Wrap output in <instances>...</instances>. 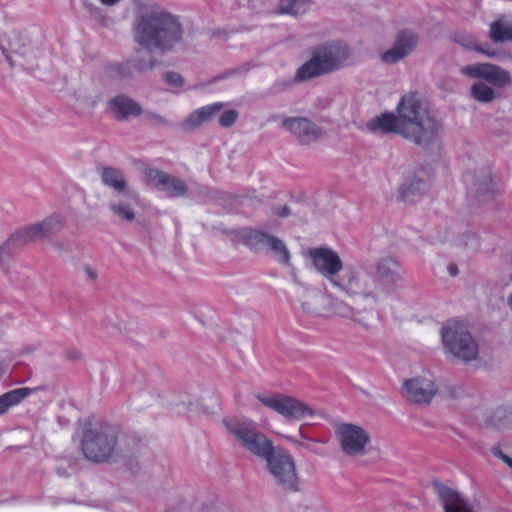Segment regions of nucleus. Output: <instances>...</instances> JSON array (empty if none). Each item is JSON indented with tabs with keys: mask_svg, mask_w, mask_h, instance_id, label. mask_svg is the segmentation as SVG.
I'll list each match as a JSON object with an SVG mask.
<instances>
[{
	"mask_svg": "<svg viewBox=\"0 0 512 512\" xmlns=\"http://www.w3.org/2000/svg\"><path fill=\"white\" fill-rule=\"evenodd\" d=\"M400 136L426 149L439 143L440 122L415 92L403 95L396 107Z\"/></svg>",
	"mask_w": 512,
	"mask_h": 512,
	"instance_id": "1",
	"label": "nucleus"
},
{
	"mask_svg": "<svg viewBox=\"0 0 512 512\" xmlns=\"http://www.w3.org/2000/svg\"><path fill=\"white\" fill-rule=\"evenodd\" d=\"M133 37L138 45L148 51H167L180 42L182 29L171 14L159 8H149L137 16Z\"/></svg>",
	"mask_w": 512,
	"mask_h": 512,
	"instance_id": "2",
	"label": "nucleus"
},
{
	"mask_svg": "<svg viewBox=\"0 0 512 512\" xmlns=\"http://www.w3.org/2000/svg\"><path fill=\"white\" fill-rule=\"evenodd\" d=\"M0 49L11 65L35 69L50 56L42 39L33 40L27 32L12 31L0 36Z\"/></svg>",
	"mask_w": 512,
	"mask_h": 512,
	"instance_id": "3",
	"label": "nucleus"
},
{
	"mask_svg": "<svg viewBox=\"0 0 512 512\" xmlns=\"http://www.w3.org/2000/svg\"><path fill=\"white\" fill-rule=\"evenodd\" d=\"M349 48L342 42H327L312 50L310 60L295 73V80L303 82L340 69L349 58Z\"/></svg>",
	"mask_w": 512,
	"mask_h": 512,
	"instance_id": "4",
	"label": "nucleus"
},
{
	"mask_svg": "<svg viewBox=\"0 0 512 512\" xmlns=\"http://www.w3.org/2000/svg\"><path fill=\"white\" fill-rule=\"evenodd\" d=\"M65 226L64 219L59 215H52L42 222L17 229L0 246V266L4 267L10 262L24 246L42 240L61 231Z\"/></svg>",
	"mask_w": 512,
	"mask_h": 512,
	"instance_id": "5",
	"label": "nucleus"
},
{
	"mask_svg": "<svg viewBox=\"0 0 512 512\" xmlns=\"http://www.w3.org/2000/svg\"><path fill=\"white\" fill-rule=\"evenodd\" d=\"M117 435V429L107 423L87 427L81 443L84 457L95 463L109 460L117 445Z\"/></svg>",
	"mask_w": 512,
	"mask_h": 512,
	"instance_id": "6",
	"label": "nucleus"
},
{
	"mask_svg": "<svg viewBox=\"0 0 512 512\" xmlns=\"http://www.w3.org/2000/svg\"><path fill=\"white\" fill-rule=\"evenodd\" d=\"M224 425L244 449L258 458L265 459L275 448L252 421L230 418L224 420Z\"/></svg>",
	"mask_w": 512,
	"mask_h": 512,
	"instance_id": "7",
	"label": "nucleus"
},
{
	"mask_svg": "<svg viewBox=\"0 0 512 512\" xmlns=\"http://www.w3.org/2000/svg\"><path fill=\"white\" fill-rule=\"evenodd\" d=\"M442 342L448 353L463 362L473 361L478 356L476 341L461 323H449L443 327Z\"/></svg>",
	"mask_w": 512,
	"mask_h": 512,
	"instance_id": "8",
	"label": "nucleus"
},
{
	"mask_svg": "<svg viewBox=\"0 0 512 512\" xmlns=\"http://www.w3.org/2000/svg\"><path fill=\"white\" fill-rule=\"evenodd\" d=\"M270 475L284 490H298V475L295 460L282 448H274L264 459Z\"/></svg>",
	"mask_w": 512,
	"mask_h": 512,
	"instance_id": "9",
	"label": "nucleus"
},
{
	"mask_svg": "<svg viewBox=\"0 0 512 512\" xmlns=\"http://www.w3.org/2000/svg\"><path fill=\"white\" fill-rule=\"evenodd\" d=\"M256 398L265 407L288 420H301L313 416L314 411L300 400L280 393L257 394Z\"/></svg>",
	"mask_w": 512,
	"mask_h": 512,
	"instance_id": "10",
	"label": "nucleus"
},
{
	"mask_svg": "<svg viewBox=\"0 0 512 512\" xmlns=\"http://www.w3.org/2000/svg\"><path fill=\"white\" fill-rule=\"evenodd\" d=\"M312 267L331 285L334 284L344 265L340 255L330 247H314L306 252Z\"/></svg>",
	"mask_w": 512,
	"mask_h": 512,
	"instance_id": "11",
	"label": "nucleus"
},
{
	"mask_svg": "<svg viewBox=\"0 0 512 512\" xmlns=\"http://www.w3.org/2000/svg\"><path fill=\"white\" fill-rule=\"evenodd\" d=\"M335 435L342 452L347 456H362L370 443V435L362 427L351 423L335 425Z\"/></svg>",
	"mask_w": 512,
	"mask_h": 512,
	"instance_id": "12",
	"label": "nucleus"
},
{
	"mask_svg": "<svg viewBox=\"0 0 512 512\" xmlns=\"http://www.w3.org/2000/svg\"><path fill=\"white\" fill-rule=\"evenodd\" d=\"M342 272L332 285L333 287L347 294L376 298V282L370 275L357 271L353 267L343 268Z\"/></svg>",
	"mask_w": 512,
	"mask_h": 512,
	"instance_id": "13",
	"label": "nucleus"
},
{
	"mask_svg": "<svg viewBox=\"0 0 512 512\" xmlns=\"http://www.w3.org/2000/svg\"><path fill=\"white\" fill-rule=\"evenodd\" d=\"M460 72L471 78L484 79L499 87H503L511 83V76L508 71L500 66L490 63L466 65L460 69Z\"/></svg>",
	"mask_w": 512,
	"mask_h": 512,
	"instance_id": "14",
	"label": "nucleus"
},
{
	"mask_svg": "<svg viewBox=\"0 0 512 512\" xmlns=\"http://www.w3.org/2000/svg\"><path fill=\"white\" fill-rule=\"evenodd\" d=\"M405 397L412 403L428 404L437 393L435 382L428 377H416L403 384Z\"/></svg>",
	"mask_w": 512,
	"mask_h": 512,
	"instance_id": "15",
	"label": "nucleus"
},
{
	"mask_svg": "<svg viewBox=\"0 0 512 512\" xmlns=\"http://www.w3.org/2000/svg\"><path fill=\"white\" fill-rule=\"evenodd\" d=\"M282 127L294 135L303 145L318 141L322 137V130L311 120L304 117L287 118Z\"/></svg>",
	"mask_w": 512,
	"mask_h": 512,
	"instance_id": "16",
	"label": "nucleus"
},
{
	"mask_svg": "<svg viewBox=\"0 0 512 512\" xmlns=\"http://www.w3.org/2000/svg\"><path fill=\"white\" fill-rule=\"evenodd\" d=\"M418 38L411 31H401L396 36L394 45L381 55L386 64H395L408 56L416 47Z\"/></svg>",
	"mask_w": 512,
	"mask_h": 512,
	"instance_id": "17",
	"label": "nucleus"
},
{
	"mask_svg": "<svg viewBox=\"0 0 512 512\" xmlns=\"http://www.w3.org/2000/svg\"><path fill=\"white\" fill-rule=\"evenodd\" d=\"M402 280L401 267L391 257L382 258L377 264L376 287L390 288Z\"/></svg>",
	"mask_w": 512,
	"mask_h": 512,
	"instance_id": "18",
	"label": "nucleus"
},
{
	"mask_svg": "<svg viewBox=\"0 0 512 512\" xmlns=\"http://www.w3.org/2000/svg\"><path fill=\"white\" fill-rule=\"evenodd\" d=\"M108 106L118 120H128L130 117H138L142 113L141 106L125 95L111 99Z\"/></svg>",
	"mask_w": 512,
	"mask_h": 512,
	"instance_id": "19",
	"label": "nucleus"
},
{
	"mask_svg": "<svg viewBox=\"0 0 512 512\" xmlns=\"http://www.w3.org/2000/svg\"><path fill=\"white\" fill-rule=\"evenodd\" d=\"M102 183L118 193H123L128 186L124 173L112 166H98L96 169Z\"/></svg>",
	"mask_w": 512,
	"mask_h": 512,
	"instance_id": "20",
	"label": "nucleus"
},
{
	"mask_svg": "<svg viewBox=\"0 0 512 512\" xmlns=\"http://www.w3.org/2000/svg\"><path fill=\"white\" fill-rule=\"evenodd\" d=\"M367 129L371 132L394 133L400 135V123L397 115L391 112L382 113L367 122Z\"/></svg>",
	"mask_w": 512,
	"mask_h": 512,
	"instance_id": "21",
	"label": "nucleus"
},
{
	"mask_svg": "<svg viewBox=\"0 0 512 512\" xmlns=\"http://www.w3.org/2000/svg\"><path fill=\"white\" fill-rule=\"evenodd\" d=\"M484 423L487 428L499 431L512 429V410L499 407L486 415Z\"/></svg>",
	"mask_w": 512,
	"mask_h": 512,
	"instance_id": "22",
	"label": "nucleus"
},
{
	"mask_svg": "<svg viewBox=\"0 0 512 512\" xmlns=\"http://www.w3.org/2000/svg\"><path fill=\"white\" fill-rule=\"evenodd\" d=\"M161 192L171 198L184 197L187 195L188 186L180 178L166 173L164 178L160 179V186L158 188Z\"/></svg>",
	"mask_w": 512,
	"mask_h": 512,
	"instance_id": "23",
	"label": "nucleus"
},
{
	"mask_svg": "<svg viewBox=\"0 0 512 512\" xmlns=\"http://www.w3.org/2000/svg\"><path fill=\"white\" fill-rule=\"evenodd\" d=\"M243 243L255 252L267 249V242L271 235L259 230L245 228L240 232Z\"/></svg>",
	"mask_w": 512,
	"mask_h": 512,
	"instance_id": "24",
	"label": "nucleus"
},
{
	"mask_svg": "<svg viewBox=\"0 0 512 512\" xmlns=\"http://www.w3.org/2000/svg\"><path fill=\"white\" fill-rule=\"evenodd\" d=\"M34 390L31 388L23 387L11 390L0 396V416L5 414L11 407L20 404L27 398Z\"/></svg>",
	"mask_w": 512,
	"mask_h": 512,
	"instance_id": "25",
	"label": "nucleus"
},
{
	"mask_svg": "<svg viewBox=\"0 0 512 512\" xmlns=\"http://www.w3.org/2000/svg\"><path fill=\"white\" fill-rule=\"evenodd\" d=\"M490 39L495 43L512 41V23L505 19H498L491 23Z\"/></svg>",
	"mask_w": 512,
	"mask_h": 512,
	"instance_id": "26",
	"label": "nucleus"
},
{
	"mask_svg": "<svg viewBox=\"0 0 512 512\" xmlns=\"http://www.w3.org/2000/svg\"><path fill=\"white\" fill-rule=\"evenodd\" d=\"M267 249L273 252L274 256L280 263L290 265V252L281 239L271 235L267 242Z\"/></svg>",
	"mask_w": 512,
	"mask_h": 512,
	"instance_id": "27",
	"label": "nucleus"
},
{
	"mask_svg": "<svg viewBox=\"0 0 512 512\" xmlns=\"http://www.w3.org/2000/svg\"><path fill=\"white\" fill-rule=\"evenodd\" d=\"M453 40H454V42H456L457 44H459L460 46H462L465 49L478 51L480 53L487 55L488 57L495 56V52L482 49L477 44L475 38L472 35L465 34V33H456L453 36Z\"/></svg>",
	"mask_w": 512,
	"mask_h": 512,
	"instance_id": "28",
	"label": "nucleus"
},
{
	"mask_svg": "<svg viewBox=\"0 0 512 512\" xmlns=\"http://www.w3.org/2000/svg\"><path fill=\"white\" fill-rule=\"evenodd\" d=\"M471 94L479 102L490 103L495 100L496 93L493 88L483 82H476L471 87Z\"/></svg>",
	"mask_w": 512,
	"mask_h": 512,
	"instance_id": "29",
	"label": "nucleus"
},
{
	"mask_svg": "<svg viewBox=\"0 0 512 512\" xmlns=\"http://www.w3.org/2000/svg\"><path fill=\"white\" fill-rule=\"evenodd\" d=\"M426 188V183L420 179H413L409 183H404L401 185L399 190L400 197L404 201H410L414 195L422 193L426 190Z\"/></svg>",
	"mask_w": 512,
	"mask_h": 512,
	"instance_id": "30",
	"label": "nucleus"
},
{
	"mask_svg": "<svg viewBox=\"0 0 512 512\" xmlns=\"http://www.w3.org/2000/svg\"><path fill=\"white\" fill-rule=\"evenodd\" d=\"M108 207L110 211L121 220L133 221L135 219V212L129 203L111 201Z\"/></svg>",
	"mask_w": 512,
	"mask_h": 512,
	"instance_id": "31",
	"label": "nucleus"
},
{
	"mask_svg": "<svg viewBox=\"0 0 512 512\" xmlns=\"http://www.w3.org/2000/svg\"><path fill=\"white\" fill-rule=\"evenodd\" d=\"M310 0H280L279 13L299 14L303 13Z\"/></svg>",
	"mask_w": 512,
	"mask_h": 512,
	"instance_id": "32",
	"label": "nucleus"
},
{
	"mask_svg": "<svg viewBox=\"0 0 512 512\" xmlns=\"http://www.w3.org/2000/svg\"><path fill=\"white\" fill-rule=\"evenodd\" d=\"M327 301V299L322 295H315L311 297L308 301L302 303V308L305 312L316 315V316H328V312L320 309L318 307L319 304H323Z\"/></svg>",
	"mask_w": 512,
	"mask_h": 512,
	"instance_id": "33",
	"label": "nucleus"
},
{
	"mask_svg": "<svg viewBox=\"0 0 512 512\" xmlns=\"http://www.w3.org/2000/svg\"><path fill=\"white\" fill-rule=\"evenodd\" d=\"M141 173H142V180L146 184L152 185L157 189L160 186V179L162 180L166 174V172H163L161 170H158V169L150 167V166H144L142 168Z\"/></svg>",
	"mask_w": 512,
	"mask_h": 512,
	"instance_id": "34",
	"label": "nucleus"
},
{
	"mask_svg": "<svg viewBox=\"0 0 512 512\" xmlns=\"http://www.w3.org/2000/svg\"><path fill=\"white\" fill-rule=\"evenodd\" d=\"M284 437L288 441L292 442L293 444H295L299 447H303L307 450L316 452L314 444L317 443L318 441L304 435L301 428L298 430V436H284Z\"/></svg>",
	"mask_w": 512,
	"mask_h": 512,
	"instance_id": "35",
	"label": "nucleus"
},
{
	"mask_svg": "<svg viewBox=\"0 0 512 512\" xmlns=\"http://www.w3.org/2000/svg\"><path fill=\"white\" fill-rule=\"evenodd\" d=\"M477 191L487 193L493 185V178L489 170H482L480 176L474 181Z\"/></svg>",
	"mask_w": 512,
	"mask_h": 512,
	"instance_id": "36",
	"label": "nucleus"
},
{
	"mask_svg": "<svg viewBox=\"0 0 512 512\" xmlns=\"http://www.w3.org/2000/svg\"><path fill=\"white\" fill-rule=\"evenodd\" d=\"M222 107V103H214L196 110V113L198 114L199 119L205 122L208 121L215 113L219 112Z\"/></svg>",
	"mask_w": 512,
	"mask_h": 512,
	"instance_id": "37",
	"label": "nucleus"
},
{
	"mask_svg": "<svg viewBox=\"0 0 512 512\" xmlns=\"http://www.w3.org/2000/svg\"><path fill=\"white\" fill-rule=\"evenodd\" d=\"M352 318L367 330H370L374 327L375 315L372 312H358L357 314H354Z\"/></svg>",
	"mask_w": 512,
	"mask_h": 512,
	"instance_id": "38",
	"label": "nucleus"
},
{
	"mask_svg": "<svg viewBox=\"0 0 512 512\" xmlns=\"http://www.w3.org/2000/svg\"><path fill=\"white\" fill-rule=\"evenodd\" d=\"M238 116L239 114L236 110L225 111L219 118V124L224 128H228L236 122Z\"/></svg>",
	"mask_w": 512,
	"mask_h": 512,
	"instance_id": "39",
	"label": "nucleus"
},
{
	"mask_svg": "<svg viewBox=\"0 0 512 512\" xmlns=\"http://www.w3.org/2000/svg\"><path fill=\"white\" fill-rule=\"evenodd\" d=\"M165 82L172 87H181L184 84V78L177 72H167L164 74Z\"/></svg>",
	"mask_w": 512,
	"mask_h": 512,
	"instance_id": "40",
	"label": "nucleus"
},
{
	"mask_svg": "<svg viewBox=\"0 0 512 512\" xmlns=\"http://www.w3.org/2000/svg\"><path fill=\"white\" fill-rule=\"evenodd\" d=\"M333 312L341 317H353L352 309L343 302H335Z\"/></svg>",
	"mask_w": 512,
	"mask_h": 512,
	"instance_id": "41",
	"label": "nucleus"
},
{
	"mask_svg": "<svg viewBox=\"0 0 512 512\" xmlns=\"http://www.w3.org/2000/svg\"><path fill=\"white\" fill-rule=\"evenodd\" d=\"M202 123H203V121L201 119H199L198 114L196 113V111H194L185 120V122L183 123V127H184V129L191 130V129L198 127Z\"/></svg>",
	"mask_w": 512,
	"mask_h": 512,
	"instance_id": "42",
	"label": "nucleus"
},
{
	"mask_svg": "<svg viewBox=\"0 0 512 512\" xmlns=\"http://www.w3.org/2000/svg\"><path fill=\"white\" fill-rule=\"evenodd\" d=\"M465 394V391L460 386H450L447 388V396L452 399L461 398Z\"/></svg>",
	"mask_w": 512,
	"mask_h": 512,
	"instance_id": "43",
	"label": "nucleus"
},
{
	"mask_svg": "<svg viewBox=\"0 0 512 512\" xmlns=\"http://www.w3.org/2000/svg\"><path fill=\"white\" fill-rule=\"evenodd\" d=\"M493 455L501 459L504 463L512 468V458L504 454L499 448L493 449Z\"/></svg>",
	"mask_w": 512,
	"mask_h": 512,
	"instance_id": "44",
	"label": "nucleus"
},
{
	"mask_svg": "<svg viewBox=\"0 0 512 512\" xmlns=\"http://www.w3.org/2000/svg\"><path fill=\"white\" fill-rule=\"evenodd\" d=\"M153 65H154V62L152 60H150L149 63L137 62V63H135L134 67L139 71H144L147 69H151L153 67Z\"/></svg>",
	"mask_w": 512,
	"mask_h": 512,
	"instance_id": "45",
	"label": "nucleus"
},
{
	"mask_svg": "<svg viewBox=\"0 0 512 512\" xmlns=\"http://www.w3.org/2000/svg\"><path fill=\"white\" fill-rule=\"evenodd\" d=\"M84 271H85V275L86 277L91 280V281H94L96 278H97V273L95 270H93L90 266H85L84 268Z\"/></svg>",
	"mask_w": 512,
	"mask_h": 512,
	"instance_id": "46",
	"label": "nucleus"
},
{
	"mask_svg": "<svg viewBox=\"0 0 512 512\" xmlns=\"http://www.w3.org/2000/svg\"><path fill=\"white\" fill-rule=\"evenodd\" d=\"M275 213L277 216L284 218V217L289 216L291 212H290V208L285 205V206L281 207L279 210H277Z\"/></svg>",
	"mask_w": 512,
	"mask_h": 512,
	"instance_id": "47",
	"label": "nucleus"
},
{
	"mask_svg": "<svg viewBox=\"0 0 512 512\" xmlns=\"http://www.w3.org/2000/svg\"><path fill=\"white\" fill-rule=\"evenodd\" d=\"M121 0H100V2L105 6H114L119 3Z\"/></svg>",
	"mask_w": 512,
	"mask_h": 512,
	"instance_id": "48",
	"label": "nucleus"
},
{
	"mask_svg": "<svg viewBox=\"0 0 512 512\" xmlns=\"http://www.w3.org/2000/svg\"><path fill=\"white\" fill-rule=\"evenodd\" d=\"M449 272L452 276L457 275V268L455 267H449Z\"/></svg>",
	"mask_w": 512,
	"mask_h": 512,
	"instance_id": "49",
	"label": "nucleus"
},
{
	"mask_svg": "<svg viewBox=\"0 0 512 512\" xmlns=\"http://www.w3.org/2000/svg\"><path fill=\"white\" fill-rule=\"evenodd\" d=\"M507 304L512 311V293L509 295V297L507 299Z\"/></svg>",
	"mask_w": 512,
	"mask_h": 512,
	"instance_id": "50",
	"label": "nucleus"
},
{
	"mask_svg": "<svg viewBox=\"0 0 512 512\" xmlns=\"http://www.w3.org/2000/svg\"><path fill=\"white\" fill-rule=\"evenodd\" d=\"M148 116H149L150 118H154V119H157V120H159V121H161V120H162V117L157 116V115H155V114H153V113H149V114H148Z\"/></svg>",
	"mask_w": 512,
	"mask_h": 512,
	"instance_id": "51",
	"label": "nucleus"
},
{
	"mask_svg": "<svg viewBox=\"0 0 512 512\" xmlns=\"http://www.w3.org/2000/svg\"><path fill=\"white\" fill-rule=\"evenodd\" d=\"M54 247L61 248V245H58L57 243H54Z\"/></svg>",
	"mask_w": 512,
	"mask_h": 512,
	"instance_id": "52",
	"label": "nucleus"
},
{
	"mask_svg": "<svg viewBox=\"0 0 512 512\" xmlns=\"http://www.w3.org/2000/svg\"><path fill=\"white\" fill-rule=\"evenodd\" d=\"M28 52H31V46L30 47H27L26 49Z\"/></svg>",
	"mask_w": 512,
	"mask_h": 512,
	"instance_id": "53",
	"label": "nucleus"
},
{
	"mask_svg": "<svg viewBox=\"0 0 512 512\" xmlns=\"http://www.w3.org/2000/svg\"><path fill=\"white\" fill-rule=\"evenodd\" d=\"M28 52H31V46L30 47H27L26 49Z\"/></svg>",
	"mask_w": 512,
	"mask_h": 512,
	"instance_id": "54",
	"label": "nucleus"
},
{
	"mask_svg": "<svg viewBox=\"0 0 512 512\" xmlns=\"http://www.w3.org/2000/svg\"><path fill=\"white\" fill-rule=\"evenodd\" d=\"M470 175L466 176V181H469Z\"/></svg>",
	"mask_w": 512,
	"mask_h": 512,
	"instance_id": "55",
	"label": "nucleus"
}]
</instances>
